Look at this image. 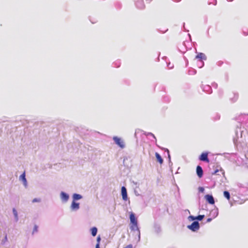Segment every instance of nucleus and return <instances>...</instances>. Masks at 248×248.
<instances>
[{
	"mask_svg": "<svg viewBox=\"0 0 248 248\" xmlns=\"http://www.w3.org/2000/svg\"><path fill=\"white\" fill-rule=\"evenodd\" d=\"M213 86L215 87H217V84L216 83H214Z\"/></svg>",
	"mask_w": 248,
	"mask_h": 248,
	"instance_id": "nucleus-37",
	"label": "nucleus"
},
{
	"mask_svg": "<svg viewBox=\"0 0 248 248\" xmlns=\"http://www.w3.org/2000/svg\"><path fill=\"white\" fill-rule=\"evenodd\" d=\"M7 235L6 233L4 238L2 240L1 243L4 244L7 241Z\"/></svg>",
	"mask_w": 248,
	"mask_h": 248,
	"instance_id": "nucleus-28",
	"label": "nucleus"
},
{
	"mask_svg": "<svg viewBox=\"0 0 248 248\" xmlns=\"http://www.w3.org/2000/svg\"><path fill=\"white\" fill-rule=\"evenodd\" d=\"M188 219L190 221H194L196 220V216L190 215L188 217Z\"/></svg>",
	"mask_w": 248,
	"mask_h": 248,
	"instance_id": "nucleus-25",
	"label": "nucleus"
},
{
	"mask_svg": "<svg viewBox=\"0 0 248 248\" xmlns=\"http://www.w3.org/2000/svg\"><path fill=\"white\" fill-rule=\"evenodd\" d=\"M193 74H195L196 73V70H193Z\"/></svg>",
	"mask_w": 248,
	"mask_h": 248,
	"instance_id": "nucleus-41",
	"label": "nucleus"
},
{
	"mask_svg": "<svg viewBox=\"0 0 248 248\" xmlns=\"http://www.w3.org/2000/svg\"><path fill=\"white\" fill-rule=\"evenodd\" d=\"M199 191L201 193H203L204 191V188L202 186H200L198 188Z\"/></svg>",
	"mask_w": 248,
	"mask_h": 248,
	"instance_id": "nucleus-29",
	"label": "nucleus"
},
{
	"mask_svg": "<svg viewBox=\"0 0 248 248\" xmlns=\"http://www.w3.org/2000/svg\"><path fill=\"white\" fill-rule=\"evenodd\" d=\"M144 135H146V136H151L153 137V138L156 141V138L155 137V136L154 135V134H153L152 133H151V132H146L144 133Z\"/></svg>",
	"mask_w": 248,
	"mask_h": 248,
	"instance_id": "nucleus-26",
	"label": "nucleus"
},
{
	"mask_svg": "<svg viewBox=\"0 0 248 248\" xmlns=\"http://www.w3.org/2000/svg\"><path fill=\"white\" fill-rule=\"evenodd\" d=\"M196 173L200 178L203 176V171L202 167L200 165H198L196 167Z\"/></svg>",
	"mask_w": 248,
	"mask_h": 248,
	"instance_id": "nucleus-12",
	"label": "nucleus"
},
{
	"mask_svg": "<svg viewBox=\"0 0 248 248\" xmlns=\"http://www.w3.org/2000/svg\"><path fill=\"white\" fill-rule=\"evenodd\" d=\"M91 234L93 236L96 235L97 233V228L96 227H93L91 229Z\"/></svg>",
	"mask_w": 248,
	"mask_h": 248,
	"instance_id": "nucleus-19",
	"label": "nucleus"
},
{
	"mask_svg": "<svg viewBox=\"0 0 248 248\" xmlns=\"http://www.w3.org/2000/svg\"><path fill=\"white\" fill-rule=\"evenodd\" d=\"M23 183L24 186L25 187H26L27 186V180L23 181Z\"/></svg>",
	"mask_w": 248,
	"mask_h": 248,
	"instance_id": "nucleus-32",
	"label": "nucleus"
},
{
	"mask_svg": "<svg viewBox=\"0 0 248 248\" xmlns=\"http://www.w3.org/2000/svg\"><path fill=\"white\" fill-rule=\"evenodd\" d=\"M211 213L213 214V215L214 216V217H217L218 216V214L217 209L215 210H212L211 211Z\"/></svg>",
	"mask_w": 248,
	"mask_h": 248,
	"instance_id": "nucleus-24",
	"label": "nucleus"
},
{
	"mask_svg": "<svg viewBox=\"0 0 248 248\" xmlns=\"http://www.w3.org/2000/svg\"><path fill=\"white\" fill-rule=\"evenodd\" d=\"M202 90L207 93H212V88L211 86L208 85H205L202 87Z\"/></svg>",
	"mask_w": 248,
	"mask_h": 248,
	"instance_id": "nucleus-16",
	"label": "nucleus"
},
{
	"mask_svg": "<svg viewBox=\"0 0 248 248\" xmlns=\"http://www.w3.org/2000/svg\"><path fill=\"white\" fill-rule=\"evenodd\" d=\"M95 248H100V244L97 243L95 246Z\"/></svg>",
	"mask_w": 248,
	"mask_h": 248,
	"instance_id": "nucleus-34",
	"label": "nucleus"
},
{
	"mask_svg": "<svg viewBox=\"0 0 248 248\" xmlns=\"http://www.w3.org/2000/svg\"><path fill=\"white\" fill-rule=\"evenodd\" d=\"M135 194H136V195H139V194H137V192H136V191H135Z\"/></svg>",
	"mask_w": 248,
	"mask_h": 248,
	"instance_id": "nucleus-42",
	"label": "nucleus"
},
{
	"mask_svg": "<svg viewBox=\"0 0 248 248\" xmlns=\"http://www.w3.org/2000/svg\"><path fill=\"white\" fill-rule=\"evenodd\" d=\"M168 66L169 67V68H172V66H171V67H170V63H169L168 65Z\"/></svg>",
	"mask_w": 248,
	"mask_h": 248,
	"instance_id": "nucleus-38",
	"label": "nucleus"
},
{
	"mask_svg": "<svg viewBox=\"0 0 248 248\" xmlns=\"http://www.w3.org/2000/svg\"><path fill=\"white\" fill-rule=\"evenodd\" d=\"M12 211H13V213L14 216L15 221L16 222H17L18 221V219H18V217L17 212L15 208H13Z\"/></svg>",
	"mask_w": 248,
	"mask_h": 248,
	"instance_id": "nucleus-18",
	"label": "nucleus"
},
{
	"mask_svg": "<svg viewBox=\"0 0 248 248\" xmlns=\"http://www.w3.org/2000/svg\"><path fill=\"white\" fill-rule=\"evenodd\" d=\"M41 199L39 198H34L32 200V202H40Z\"/></svg>",
	"mask_w": 248,
	"mask_h": 248,
	"instance_id": "nucleus-30",
	"label": "nucleus"
},
{
	"mask_svg": "<svg viewBox=\"0 0 248 248\" xmlns=\"http://www.w3.org/2000/svg\"><path fill=\"white\" fill-rule=\"evenodd\" d=\"M218 171H219V170H216L215 171L214 173L217 174V172H218Z\"/></svg>",
	"mask_w": 248,
	"mask_h": 248,
	"instance_id": "nucleus-36",
	"label": "nucleus"
},
{
	"mask_svg": "<svg viewBox=\"0 0 248 248\" xmlns=\"http://www.w3.org/2000/svg\"><path fill=\"white\" fill-rule=\"evenodd\" d=\"M165 151L167 153L168 156V159H169V166H170H170H171L172 165V163L171 161L170 155V151H169V149H167V148H165Z\"/></svg>",
	"mask_w": 248,
	"mask_h": 248,
	"instance_id": "nucleus-20",
	"label": "nucleus"
},
{
	"mask_svg": "<svg viewBox=\"0 0 248 248\" xmlns=\"http://www.w3.org/2000/svg\"><path fill=\"white\" fill-rule=\"evenodd\" d=\"M245 134H247V131L244 127H242V124L238 122L236 125L235 136L233 138V142L235 145L243 143L244 141Z\"/></svg>",
	"mask_w": 248,
	"mask_h": 248,
	"instance_id": "nucleus-1",
	"label": "nucleus"
},
{
	"mask_svg": "<svg viewBox=\"0 0 248 248\" xmlns=\"http://www.w3.org/2000/svg\"><path fill=\"white\" fill-rule=\"evenodd\" d=\"M168 66L169 67V68H172V66H171V67H170V63H169L168 65Z\"/></svg>",
	"mask_w": 248,
	"mask_h": 248,
	"instance_id": "nucleus-39",
	"label": "nucleus"
},
{
	"mask_svg": "<svg viewBox=\"0 0 248 248\" xmlns=\"http://www.w3.org/2000/svg\"><path fill=\"white\" fill-rule=\"evenodd\" d=\"M212 218H208L207 219V222H211L212 221Z\"/></svg>",
	"mask_w": 248,
	"mask_h": 248,
	"instance_id": "nucleus-33",
	"label": "nucleus"
},
{
	"mask_svg": "<svg viewBox=\"0 0 248 248\" xmlns=\"http://www.w3.org/2000/svg\"><path fill=\"white\" fill-rule=\"evenodd\" d=\"M227 0L231 1H232L233 0Z\"/></svg>",
	"mask_w": 248,
	"mask_h": 248,
	"instance_id": "nucleus-44",
	"label": "nucleus"
},
{
	"mask_svg": "<svg viewBox=\"0 0 248 248\" xmlns=\"http://www.w3.org/2000/svg\"><path fill=\"white\" fill-rule=\"evenodd\" d=\"M38 231V226L37 225H34L32 232V235H34L35 233H37Z\"/></svg>",
	"mask_w": 248,
	"mask_h": 248,
	"instance_id": "nucleus-23",
	"label": "nucleus"
},
{
	"mask_svg": "<svg viewBox=\"0 0 248 248\" xmlns=\"http://www.w3.org/2000/svg\"><path fill=\"white\" fill-rule=\"evenodd\" d=\"M113 140L115 142V144L119 146L121 148H124L125 147V144L123 140L117 136L113 137Z\"/></svg>",
	"mask_w": 248,
	"mask_h": 248,
	"instance_id": "nucleus-4",
	"label": "nucleus"
},
{
	"mask_svg": "<svg viewBox=\"0 0 248 248\" xmlns=\"http://www.w3.org/2000/svg\"><path fill=\"white\" fill-rule=\"evenodd\" d=\"M97 243L100 244V241H101V237L100 236H98L97 237Z\"/></svg>",
	"mask_w": 248,
	"mask_h": 248,
	"instance_id": "nucleus-31",
	"label": "nucleus"
},
{
	"mask_svg": "<svg viewBox=\"0 0 248 248\" xmlns=\"http://www.w3.org/2000/svg\"><path fill=\"white\" fill-rule=\"evenodd\" d=\"M204 215H199L197 216H196V220L195 221H202L204 217Z\"/></svg>",
	"mask_w": 248,
	"mask_h": 248,
	"instance_id": "nucleus-22",
	"label": "nucleus"
},
{
	"mask_svg": "<svg viewBox=\"0 0 248 248\" xmlns=\"http://www.w3.org/2000/svg\"><path fill=\"white\" fill-rule=\"evenodd\" d=\"M155 155L156 157V158L157 159V161L160 164H162L163 163V159L162 158L160 155L158 153H155Z\"/></svg>",
	"mask_w": 248,
	"mask_h": 248,
	"instance_id": "nucleus-17",
	"label": "nucleus"
},
{
	"mask_svg": "<svg viewBox=\"0 0 248 248\" xmlns=\"http://www.w3.org/2000/svg\"><path fill=\"white\" fill-rule=\"evenodd\" d=\"M83 197L81 195L78 193H74L72 195V201H77L81 199H82Z\"/></svg>",
	"mask_w": 248,
	"mask_h": 248,
	"instance_id": "nucleus-14",
	"label": "nucleus"
},
{
	"mask_svg": "<svg viewBox=\"0 0 248 248\" xmlns=\"http://www.w3.org/2000/svg\"><path fill=\"white\" fill-rule=\"evenodd\" d=\"M204 199L206 201V202L210 204H214L215 203V200L211 194H206L204 196Z\"/></svg>",
	"mask_w": 248,
	"mask_h": 248,
	"instance_id": "nucleus-9",
	"label": "nucleus"
},
{
	"mask_svg": "<svg viewBox=\"0 0 248 248\" xmlns=\"http://www.w3.org/2000/svg\"><path fill=\"white\" fill-rule=\"evenodd\" d=\"M223 196L228 200H229L231 198L230 193L228 191H224L223 192Z\"/></svg>",
	"mask_w": 248,
	"mask_h": 248,
	"instance_id": "nucleus-21",
	"label": "nucleus"
},
{
	"mask_svg": "<svg viewBox=\"0 0 248 248\" xmlns=\"http://www.w3.org/2000/svg\"><path fill=\"white\" fill-rule=\"evenodd\" d=\"M90 21L92 22V23L94 24L96 22V20H94L93 21H92L91 19H90Z\"/></svg>",
	"mask_w": 248,
	"mask_h": 248,
	"instance_id": "nucleus-35",
	"label": "nucleus"
},
{
	"mask_svg": "<svg viewBox=\"0 0 248 248\" xmlns=\"http://www.w3.org/2000/svg\"><path fill=\"white\" fill-rule=\"evenodd\" d=\"M196 59H199L201 61V63H202V65L200 67V68L202 67L204 65V62L202 61L203 60H206V57L205 55L202 52H200L198 53V54L196 56Z\"/></svg>",
	"mask_w": 248,
	"mask_h": 248,
	"instance_id": "nucleus-7",
	"label": "nucleus"
},
{
	"mask_svg": "<svg viewBox=\"0 0 248 248\" xmlns=\"http://www.w3.org/2000/svg\"><path fill=\"white\" fill-rule=\"evenodd\" d=\"M135 5L136 7L140 9H143L145 7V5L143 0H137L135 3Z\"/></svg>",
	"mask_w": 248,
	"mask_h": 248,
	"instance_id": "nucleus-13",
	"label": "nucleus"
},
{
	"mask_svg": "<svg viewBox=\"0 0 248 248\" xmlns=\"http://www.w3.org/2000/svg\"><path fill=\"white\" fill-rule=\"evenodd\" d=\"M209 154V152H203L201 154V155L199 157V159L200 161H203L206 163H209L210 160L208 158V155Z\"/></svg>",
	"mask_w": 248,
	"mask_h": 248,
	"instance_id": "nucleus-5",
	"label": "nucleus"
},
{
	"mask_svg": "<svg viewBox=\"0 0 248 248\" xmlns=\"http://www.w3.org/2000/svg\"><path fill=\"white\" fill-rule=\"evenodd\" d=\"M121 195L122 196V199L124 201H126L128 200L127 189L124 186H123L121 188Z\"/></svg>",
	"mask_w": 248,
	"mask_h": 248,
	"instance_id": "nucleus-10",
	"label": "nucleus"
},
{
	"mask_svg": "<svg viewBox=\"0 0 248 248\" xmlns=\"http://www.w3.org/2000/svg\"><path fill=\"white\" fill-rule=\"evenodd\" d=\"M80 208L79 203L75 201H72L71 206L70 209L72 211H77Z\"/></svg>",
	"mask_w": 248,
	"mask_h": 248,
	"instance_id": "nucleus-8",
	"label": "nucleus"
},
{
	"mask_svg": "<svg viewBox=\"0 0 248 248\" xmlns=\"http://www.w3.org/2000/svg\"><path fill=\"white\" fill-rule=\"evenodd\" d=\"M130 223L131 224H138V220L134 213L131 212L129 216Z\"/></svg>",
	"mask_w": 248,
	"mask_h": 248,
	"instance_id": "nucleus-11",
	"label": "nucleus"
},
{
	"mask_svg": "<svg viewBox=\"0 0 248 248\" xmlns=\"http://www.w3.org/2000/svg\"><path fill=\"white\" fill-rule=\"evenodd\" d=\"M184 29L185 30V31H186V29H185V23H184Z\"/></svg>",
	"mask_w": 248,
	"mask_h": 248,
	"instance_id": "nucleus-40",
	"label": "nucleus"
},
{
	"mask_svg": "<svg viewBox=\"0 0 248 248\" xmlns=\"http://www.w3.org/2000/svg\"><path fill=\"white\" fill-rule=\"evenodd\" d=\"M188 36H189L190 37H191V36H190V34H188Z\"/></svg>",
	"mask_w": 248,
	"mask_h": 248,
	"instance_id": "nucleus-45",
	"label": "nucleus"
},
{
	"mask_svg": "<svg viewBox=\"0 0 248 248\" xmlns=\"http://www.w3.org/2000/svg\"><path fill=\"white\" fill-rule=\"evenodd\" d=\"M187 227L192 232H196L200 229V226L198 221H194L190 225H188Z\"/></svg>",
	"mask_w": 248,
	"mask_h": 248,
	"instance_id": "nucleus-3",
	"label": "nucleus"
},
{
	"mask_svg": "<svg viewBox=\"0 0 248 248\" xmlns=\"http://www.w3.org/2000/svg\"><path fill=\"white\" fill-rule=\"evenodd\" d=\"M60 197L62 202L64 203L67 202L70 197L69 195L64 191L61 192Z\"/></svg>",
	"mask_w": 248,
	"mask_h": 248,
	"instance_id": "nucleus-6",
	"label": "nucleus"
},
{
	"mask_svg": "<svg viewBox=\"0 0 248 248\" xmlns=\"http://www.w3.org/2000/svg\"><path fill=\"white\" fill-rule=\"evenodd\" d=\"M19 179L20 180L24 181L25 180H26V176L25 173H22L19 177Z\"/></svg>",
	"mask_w": 248,
	"mask_h": 248,
	"instance_id": "nucleus-27",
	"label": "nucleus"
},
{
	"mask_svg": "<svg viewBox=\"0 0 248 248\" xmlns=\"http://www.w3.org/2000/svg\"><path fill=\"white\" fill-rule=\"evenodd\" d=\"M130 229L131 231H134V235L137 236V242H140V232L138 224L136 225L131 224Z\"/></svg>",
	"mask_w": 248,
	"mask_h": 248,
	"instance_id": "nucleus-2",
	"label": "nucleus"
},
{
	"mask_svg": "<svg viewBox=\"0 0 248 248\" xmlns=\"http://www.w3.org/2000/svg\"><path fill=\"white\" fill-rule=\"evenodd\" d=\"M148 1H151L152 0H146Z\"/></svg>",
	"mask_w": 248,
	"mask_h": 248,
	"instance_id": "nucleus-43",
	"label": "nucleus"
},
{
	"mask_svg": "<svg viewBox=\"0 0 248 248\" xmlns=\"http://www.w3.org/2000/svg\"><path fill=\"white\" fill-rule=\"evenodd\" d=\"M154 229L155 232L157 234L161 232L160 225L157 223H155Z\"/></svg>",
	"mask_w": 248,
	"mask_h": 248,
	"instance_id": "nucleus-15",
	"label": "nucleus"
}]
</instances>
